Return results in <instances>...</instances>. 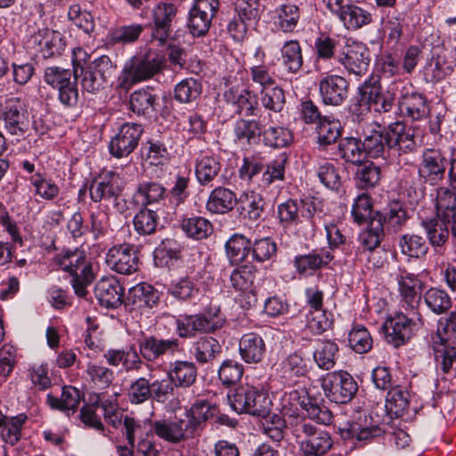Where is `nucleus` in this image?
Segmentation results:
<instances>
[{
    "instance_id": "obj_17",
    "label": "nucleus",
    "mask_w": 456,
    "mask_h": 456,
    "mask_svg": "<svg viewBox=\"0 0 456 456\" xmlns=\"http://www.w3.org/2000/svg\"><path fill=\"white\" fill-rule=\"evenodd\" d=\"M338 61L348 72L362 76L368 70L370 52L365 45L353 43L344 46Z\"/></svg>"
},
{
    "instance_id": "obj_59",
    "label": "nucleus",
    "mask_w": 456,
    "mask_h": 456,
    "mask_svg": "<svg viewBox=\"0 0 456 456\" xmlns=\"http://www.w3.org/2000/svg\"><path fill=\"white\" fill-rule=\"evenodd\" d=\"M167 292L176 300L186 302L196 298L200 294V289L189 277H184L172 282Z\"/></svg>"
},
{
    "instance_id": "obj_21",
    "label": "nucleus",
    "mask_w": 456,
    "mask_h": 456,
    "mask_svg": "<svg viewBox=\"0 0 456 456\" xmlns=\"http://www.w3.org/2000/svg\"><path fill=\"white\" fill-rule=\"evenodd\" d=\"M384 237V227L381 218H372L370 222L369 228L361 234V245L362 250L360 254H369L367 258L369 262H372L374 267L383 265L384 260L382 257L376 258V254L379 251H375L380 245L381 240Z\"/></svg>"
},
{
    "instance_id": "obj_12",
    "label": "nucleus",
    "mask_w": 456,
    "mask_h": 456,
    "mask_svg": "<svg viewBox=\"0 0 456 456\" xmlns=\"http://www.w3.org/2000/svg\"><path fill=\"white\" fill-rule=\"evenodd\" d=\"M122 190L119 175L113 172H108L94 178L89 187L90 198L94 202L113 200L120 212L124 210L125 207V203L120 206L119 202Z\"/></svg>"
},
{
    "instance_id": "obj_22",
    "label": "nucleus",
    "mask_w": 456,
    "mask_h": 456,
    "mask_svg": "<svg viewBox=\"0 0 456 456\" xmlns=\"http://www.w3.org/2000/svg\"><path fill=\"white\" fill-rule=\"evenodd\" d=\"M151 431L160 439L179 444L185 441L189 434H192L184 419H158L151 422Z\"/></svg>"
},
{
    "instance_id": "obj_26",
    "label": "nucleus",
    "mask_w": 456,
    "mask_h": 456,
    "mask_svg": "<svg viewBox=\"0 0 456 456\" xmlns=\"http://www.w3.org/2000/svg\"><path fill=\"white\" fill-rule=\"evenodd\" d=\"M332 259L333 255L329 250L322 248L314 249L308 254L297 256L293 263L299 274L308 276L327 266Z\"/></svg>"
},
{
    "instance_id": "obj_45",
    "label": "nucleus",
    "mask_w": 456,
    "mask_h": 456,
    "mask_svg": "<svg viewBox=\"0 0 456 456\" xmlns=\"http://www.w3.org/2000/svg\"><path fill=\"white\" fill-rule=\"evenodd\" d=\"M144 28L143 25L137 23L118 26L109 31L107 41L112 45L133 44L137 41Z\"/></svg>"
},
{
    "instance_id": "obj_13",
    "label": "nucleus",
    "mask_w": 456,
    "mask_h": 456,
    "mask_svg": "<svg viewBox=\"0 0 456 456\" xmlns=\"http://www.w3.org/2000/svg\"><path fill=\"white\" fill-rule=\"evenodd\" d=\"M448 159L444 152L438 149H426L418 167V174L423 183L436 185L445 176Z\"/></svg>"
},
{
    "instance_id": "obj_64",
    "label": "nucleus",
    "mask_w": 456,
    "mask_h": 456,
    "mask_svg": "<svg viewBox=\"0 0 456 456\" xmlns=\"http://www.w3.org/2000/svg\"><path fill=\"white\" fill-rule=\"evenodd\" d=\"M261 103L262 105L272 111L281 112L286 103V97L283 89L277 86L266 87L265 90H260Z\"/></svg>"
},
{
    "instance_id": "obj_31",
    "label": "nucleus",
    "mask_w": 456,
    "mask_h": 456,
    "mask_svg": "<svg viewBox=\"0 0 456 456\" xmlns=\"http://www.w3.org/2000/svg\"><path fill=\"white\" fill-rule=\"evenodd\" d=\"M240 215L249 221H258L262 218L265 209L264 197L255 191L242 193L237 200Z\"/></svg>"
},
{
    "instance_id": "obj_39",
    "label": "nucleus",
    "mask_w": 456,
    "mask_h": 456,
    "mask_svg": "<svg viewBox=\"0 0 456 456\" xmlns=\"http://www.w3.org/2000/svg\"><path fill=\"white\" fill-rule=\"evenodd\" d=\"M158 96L152 90L140 89L130 94V110L139 116H151L156 110Z\"/></svg>"
},
{
    "instance_id": "obj_61",
    "label": "nucleus",
    "mask_w": 456,
    "mask_h": 456,
    "mask_svg": "<svg viewBox=\"0 0 456 456\" xmlns=\"http://www.w3.org/2000/svg\"><path fill=\"white\" fill-rule=\"evenodd\" d=\"M316 174L320 182L330 190L338 191L342 185L339 168L331 162H320L316 167Z\"/></svg>"
},
{
    "instance_id": "obj_5",
    "label": "nucleus",
    "mask_w": 456,
    "mask_h": 456,
    "mask_svg": "<svg viewBox=\"0 0 456 456\" xmlns=\"http://www.w3.org/2000/svg\"><path fill=\"white\" fill-rule=\"evenodd\" d=\"M291 432L305 456H322L332 447L333 441L329 432L305 419L291 423Z\"/></svg>"
},
{
    "instance_id": "obj_3",
    "label": "nucleus",
    "mask_w": 456,
    "mask_h": 456,
    "mask_svg": "<svg viewBox=\"0 0 456 456\" xmlns=\"http://www.w3.org/2000/svg\"><path fill=\"white\" fill-rule=\"evenodd\" d=\"M53 264L72 276L70 282L78 297H82L87 294L86 287L93 282L94 276L84 251L64 250L54 256Z\"/></svg>"
},
{
    "instance_id": "obj_48",
    "label": "nucleus",
    "mask_w": 456,
    "mask_h": 456,
    "mask_svg": "<svg viewBox=\"0 0 456 456\" xmlns=\"http://www.w3.org/2000/svg\"><path fill=\"white\" fill-rule=\"evenodd\" d=\"M300 18L299 7L292 4H283L275 10L274 24L282 32H293Z\"/></svg>"
},
{
    "instance_id": "obj_51",
    "label": "nucleus",
    "mask_w": 456,
    "mask_h": 456,
    "mask_svg": "<svg viewBox=\"0 0 456 456\" xmlns=\"http://www.w3.org/2000/svg\"><path fill=\"white\" fill-rule=\"evenodd\" d=\"M281 59L289 72L297 73L303 65L302 49L298 41H287L281 49Z\"/></svg>"
},
{
    "instance_id": "obj_7",
    "label": "nucleus",
    "mask_w": 456,
    "mask_h": 456,
    "mask_svg": "<svg viewBox=\"0 0 456 456\" xmlns=\"http://www.w3.org/2000/svg\"><path fill=\"white\" fill-rule=\"evenodd\" d=\"M0 120L11 135L21 137L30 131L31 119L27 104L19 97L7 99L0 107Z\"/></svg>"
},
{
    "instance_id": "obj_49",
    "label": "nucleus",
    "mask_w": 456,
    "mask_h": 456,
    "mask_svg": "<svg viewBox=\"0 0 456 456\" xmlns=\"http://www.w3.org/2000/svg\"><path fill=\"white\" fill-rule=\"evenodd\" d=\"M217 411L215 404L206 400H197L187 411L188 420L186 421L191 433L198 428L201 423L212 418Z\"/></svg>"
},
{
    "instance_id": "obj_56",
    "label": "nucleus",
    "mask_w": 456,
    "mask_h": 456,
    "mask_svg": "<svg viewBox=\"0 0 456 456\" xmlns=\"http://www.w3.org/2000/svg\"><path fill=\"white\" fill-rule=\"evenodd\" d=\"M135 195L142 199V205H150L164 200L167 192L163 184L151 181L139 183Z\"/></svg>"
},
{
    "instance_id": "obj_32",
    "label": "nucleus",
    "mask_w": 456,
    "mask_h": 456,
    "mask_svg": "<svg viewBox=\"0 0 456 456\" xmlns=\"http://www.w3.org/2000/svg\"><path fill=\"white\" fill-rule=\"evenodd\" d=\"M222 346L217 339L210 336L199 338L191 344L190 354L200 364L211 362L220 354Z\"/></svg>"
},
{
    "instance_id": "obj_41",
    "label": "nucleus",
    "mask_w": 456,
    "mask_h": 456,
    "mask_svg": "<svg viewBox=\"0 0 456 456\" xmlns=\"http://www.w3.org/2000/svg\"><path fill=\"white\" fill-rule=\"evenodd\" d=\"M338 351V346L335 341L319 340L314 351V360L320 369L330 370L336 364Z\"/></svg>"
},
{
    "instance_id": "obj_43",
    "label": "nucleus",
    "mask_w": 456,
    "mask_h": 456,
    "mask_svg": "<svg viewBox=\"0 0 456 456\" xmlns=\"http://www.w3.org/2000/svg\"><path fill=\"white\" fill-rule=\"evenodd\" d=\"M251 250V241L244 235L235 233L225 243V252L228 259L233 265L246 260Z\"/></svg>"
},
{
    "instance_id": "obj_55",
    "label": "nucleus",
    "mask_w": 456,
    "mask_h": 456,
    "mask_svg": "<svg viewBox=\"0 0 456 456\" xmlns=\"http://www.w3.org/2000/svg\"><path fill=\"white\" fill-rule=\"evenodd\" d=\"M190 171L187 170L179 171L175 175L173 185L167 193L171 204L175 207L183 204L190 196Z\"/></svg>"
},
{
    "instance_id": "obj_11",
    "label": "nucleus",
    "mask_w": 456,
    "mask_h": 456,
    "mask_svg": "<svg viewBox=\"0 0 456 456\" xmlns=\"http://www.w3.org/2000/svg\"><path fill=\"white\" fill-rule=\"evenodd\" d=\"M163 66L162 57L156 53L132 57L125 65L123 73L126 80L132 83L151 78L158 74Z\"/></svg>"
},
{
    "instance_id": "obj_29",
    "label": "nucleus",
    "mask_w": 456,
    "mask_h": 456,
    "mask_svg": "<svg viewBox=\"0 0 456 456\" xmlns=\"http://www.w3.org/2000/svg\"><path fill=\"white\" fill-rule=\"evenodd\" d=\"M418 280L413 274L402 276L398 281L402 307L408 314H420L419 305L421 296L417 290Z\"/></svg>"
},
{
    "instance_id": "obj_35",
    "label": "nucleus",
    "mask_w": 456,
    "mask_h": 456,
    "mask_svg": "<svg viewBox=\"0 0 456 456\" xmlns=\"http://www.w3.org/2000/svg\"><path fill=\"white\" fill-rule=\"evenodd\" d=\"M264 134V125L259 119L240 118L234 126L235 140L239 143L252 145L260 142Z\"/></svg>"
},
{
    "instance_id": "obj_37",
    "label": "nucleus",
    "mask_w": 456,
    "mask_h": 456,
    "mask_svg": "<svg viewBox=\"0 0 456 456\" xmlns=\"http://www.w3.org/2000/svg\"><path fill=\"white\" fill-rule=\"evenodd\" d=\"M436 216L440 222L448 224L456 218V194L448 187H439L436 198Z\"/></svg>"
},
{
    "instance_id": "obj_8",
    "label": "nucleus",
    "mask_w": 456,
    "mask_h": 456,
    "mask_svg": "<svg viewBox=\"0 0 456 456\" xmlns=\"http://www.w3.org/2000/svg\"><path fill=\"white\" fill-rule=\"evenodd\" d=\"M325 396L336 403H347L358 391V385L346 371H333L322 379Z\"/></svg>"
},
{
    "instance_id": "obj_50",
    "label": "nucleus",
    "mask_w": 456,
    "mask_h": 456,
    "mask_svg": "<svg viewBox=\"0 0 456 456\" xmlns=\"http://www.w3.org/2000/svg\"><path fill=\"white\" fill-rule=\"evenodd\" d=\"M338 18L348 29L360 28L371 21V14L368 11L353 4H346Z\"/></svg>"
},
{
    "instance_id": "obj_54",
    "label": "nucleus",
    "mask_w": 456,
    "mask_h": 456,
    "mask_svg": "<svg viewBox=\"0 0 456 456\" xmlns=\"http://www.w3.org/2000/svg\"><path fill=\"white\" fill-rule=\"evenodd\" d=\"M398 246L402 254L409 257L419 258L424 256L428 251L426 240L415 234H404L401 236Z\"/></svg>"
},
{
    "instance_id": "obj_6",
    "label": "nucleus",
    "mask_w": 456,
    "mask_h": 456,
    "mask_svg": "<svg viewBox=\"0 0 456 456\" xmlns=\"http://www.w3.org/2000/svg\"><path fill=\"white\" fill-rule=\"evenodd\" d=\"M424 325L421 314L411 315L402 312L389 317L383 324V330L387 343L395 347L406 344L415 330Z\"/></svg>"
},
{
    "instance_id": "obj_58",
    "label": "nucleus",
    "mask_w": 456,
    "mask_h": 456,
    "mask_svg": "<svg viewBox=\"0 0 456 456\" xmlns=\"http://www.w3.org/2000/svg\"><path fill=\"white\" fill-rule=\"evenodd\" d=\"M377 218H381L382 223H387L394 232H398L409 218L406 208L399 201L389 203L387 211Z\"/></svg>"
},
{
    "instance_id": "obj_62",
    "label": "nucleus",
    "mask_w": 456,
    "mask_h": 456,
    "mask_svg": "<svg viewBox=\"0 0 456 456\" xmlns=\"http://www.w3.org/2000/svg\"><path fill=\"white\" fill-rule=\"evenodd\" d=\"M202 93L201 83L194 78H185L175 87V99L181 103H189L196 100Z\"/></svg>"
},
{
    "instance_id": "obj_60",
    "label": "nucleus",
    "mask_w": 456,
    "mask_h": 456,
    "mask_svg": "<svg viewBox=\"0 0 456 456\" xmlns=\"http://www.w3.org/2000/svg\"><path fill=\"white\" fill-rule=\"evenodd\" d=\"M26 420L27 416L25 414H19L12 418L5 416L3 425L0 427L2 428V439L11 445L16 444L20 439L21 428Z\"/></svg>"
},
{
    "instance_id": "obj_10",
    "label": "nucleus",
    "mask_w": 456,
    "mask_h": 456,
    "mask_svg": "<svg viewBox=\"0 0 456 456\" xmlns=\"http://www.w3.org/2000/svg\"><path fill=\"white\" fill-rule=\"evenodd\" d=\"M224 322L209 313L183 314L175 320L176 333L182 338H191L197 334L215 332Z\"/></svg>"
},
{
    "instance_id": "obj_18",
    "label": "nucleus",
    "mask_w": 456,
    "mask_h": 456,
    "mask_svg": "<svg viewBox=\"0 0 456 456\" xmlns=\"http://www.w3.org/2000/svg\"><path fill=\"white\" fill-rule=\"evenodd\" d=\"M177 8L174 4L159 3L152 10L153 28L151 36L164 45L170 37L172 21L175 18Z\"/></svg>"
},
{
    "instance_id": "obj_34",
    "label": "nucleus",
    "mask_w": 456,
    "mask_h": 456,
    "mask_svg": "<svg viewBox=\"0 0 456 456\" xmlns=\"http://www.w3.org/2000/svg\"><path fill=\"white\" fill-rule=\"evenodd\" d=\"M198 375L194 362L189 361H175L169 366L167 377L175 387L187 388L192 386Z\"/></svg>"
},
{
    "instance_id": "obj_4",
    "label": "nucleus",
    "mask_w": 456,
    "mask_h": 456,
    "mask_svg": "<svg viewBox=\"0 0 456 456\" xmlns=\"http://www.w3.org/2000/svg\"><path fill=\"white\" fill-rule=\"evenodd\" d=\"M232 408L238 413L265 418L271 411L272 402L263 387L245 385L228 395Z\"/></svg>"
},
{
    "instance_id": "obj_28",
    "label": "nucleus",
    "mask_w": 456,
    "mask_h": 456,
    "mask_svg": "<svg viewBox=\"0 0 456 456\" xmlns=\"http://www.w3.org/2000/svg\"><path fill=\"white\" fill-rule=\"evenodd\" d=\"M289 399L297 402L311 419L324 425H329L332 421L331 412L325 407L322 408L317 400L310 396L305 390H293L289 393Z\"/></svg>"
},
{
    "instance_id": "obj_44",
    "label": "nucleus",
    "mask_w": 456,
    "mask_h": 456,
    "mask_svg": "<svg viewBox=\"0 0 456 456\" xmlns=\"http://www.w3.org/2000/svg\"><path fill=\"white\" fill-rule=\"evenodd\" d=\"M317 142L321 146L335 143L342 135V126L338 119L330 116L322 118V120L315 126Z\"/></svg>"
},
{
    "instance_id": "obj_46",
    "label": "nucleus",
    "mask_w": 456,
    "mask_h": 456,
    "mask_svg": "<svg viewBox=\"0 0 456 456\" xmlns=\"http://www.w3.org/2000/svg\"><path fill=\"white\" fill-rule=\"evenodd\" d=\"M180 227L187 237L196 240L207 239L213 232L212 224L202 216L183 218Z\"/></svg>"
},
{
    "instance_id": "obj_47",
    "label": "nucleus",
    "mask_w": 456,
    "mask_h": 456,
    "mask_svg": "<svg viewBox=\"0 0 456 456\" xmlns=\"http://www.w3.org/2000/svg\"><path fill=\"white\" fill-rule=\"evenodd\" d=\"M410 403L409 392L401 386H395L389 389L386 396V409L395 417H402L408 410Z\"/></svg>"
},
{
    "instance_id": "obj_52",
    "label": "nucleus",
    "mask_w": 456,
    "mask_h": 456,
    "mask_svg": "<svg viewBox=\"0 0 456 456\" xmlns=\"http://www.w3.org/2000/svg\"><path fill=\"white\" fill-rule=\"evenodd\" d=\"M449 224H444L438 218H429L421 221V226L426 232L429 243L433 247H442L450 235Z\"/></svg>"
},
{
    "instance_id": "obj_33",
    "label": "nucleus",
    "mask_w": 456,
    "mask_h": 456,
    "mask_svg": "<svg viewBox=\"0 0 456 456\" xmlns=\"http://www.w3.org/2000/svg\"><path fill=\"white\" fill-rule=\"evenodd\" d=\"M237 200L238 199L233 191L218 186L210 192L206 208L213 214H225L233 209Z\"/></svg>"
},
{
    "instance_id": "obj_23",
    "label": "nucleus",
    "mask_w": 456,
    "mask_h": 456,
    "mask_svg": "<svg viewBox=\"0 0 456 456\" xmlns=\"http://www.w3.org/2000/svg\"><path fill=\"white\" fill-rule=\"evenodd\" d=\"M383 89L379 78L370 77L358 88L355 102L351 106V111L358 117L363 116L373 108Z\"/></svg>"
},
{
    "instance_id": "obj_30",
    "label": "nucleus",
    "mask_w": 456,
    "mask_h": 456,
    "mask_svg": "<svg viewBox=\"0 0 456 456\" xmlns=\"http://www.w3.org/2000/svg\"><path fill=\"white\" fill-rule=\"evenodd\" d=\"M265 341L257 333L244 334L240 339V354L248 363L260 362L265 356Z\"/></svg>"
},
{
    "instance_id": "obj_19",
    "label": "nucleus",
    "mask_w": 456,
    "mask_h": 456,
    "mask_svg": "<svg viewBox=\"0 0 456 456\" xmlns=\"http://www.w3.org/2000/svg\"><path fill=\"white\" fill-rule=\"evenodd\" d=\"M142 357L147 362H155L165 354H174L180 351L177 338L161 339L154 336H146L137 340Z\"/></svg>"
},
{
    "instance_id": "obj_38",
    "label": "nucleus",
    "mask_w": 456,
    "mask_h": 456,
    "mask_svg": "<svg viewBox=\"0 0 456 456\" xmlns=\"http://www.w3.org/2000/svg\"><path fill=\"white\" fill-rule=\"evenodd\" d=\"M422 297L428 309L436 315L447 314L452 306V299L448 292L437 287L428 289Z\"/></svg>"
},
{
    "instance_id": "obj_42",
    "label": "nucleus",
    "mask_w": 456,
    "mask_h": 456,
    "mask_svg": "<svg viewBox=\"0 0 456 456\" xmlns=\"http://www.w3.org/2000/svg\"><path fill=\"white\" fill-rule=\"evenodd\" d=\"M81 400L80 391L71 386H64L61 398L48 394L46 397L47 403L52 409L60 410L61 411H71L75 412Z\"/></svg>"
},
{
    "instance_id": "obj_63",
    "label": "nucleus",
    "mask_w": 456,
    "mask_h": 456,
    "mask_svg": "<svg viewBox=\"0 0 456 456\" xmlns=\"http://www.w3.org/2000/svg\"><path fill=\"white\" fill-rule=\"evenodd\" d=\"M263 140L270 147L283 148L292 142L293 134L284 126H270L268 129L264 128Z\"/></svg>"
},
{
    "instance_id": "obj_24",
    "label": "nucleus",
    "mask_w": 456,
    "mask_h": 456,
    "mask_svg": "<svg viewBox=\"0 0 456 456\" xmlns=\"http://www.w3.org/2000/svg\"><path fill=\"white\" fill-rule=\"evenodd\" d=\"M398 106L402 116L411 121L422 120L429 113L426 96L415 91L403 93L399 99Z\"/></svg>"
},
{
    "instance_id": "obj_36",
    "label": "nucleus",
    "mask_w": 456,
    "mask_h": 456,
    "mask_svg": "<svg viewBox=\"0 0 456 456\" xmlns=\"http://www.w3.org/2000/svg\"><path fill=\"white\" fill-rule=\"evenodd\" d=\"M128 301L134 308H153L159 302V293L148 283H140L131 288L127 296Z\"/></svg>"
},
{
    "instance_id": "obj_53",
    "label": "nucleus",
    "mask_w": 456,
    "mask_h": 456,
    "mask_svg": "<svg viewBox=\"0 0 456 456\" xmlns=\"http://www.w3.org/2000/svg\"><path fill=\"white\" fill-rule=\"evenodd\" d=\"M338 150L340 158L352 164H360L366 155L362 141L354 137L341 138Z\"/></svg>"
},
{
    "instance_id": "obj_14",
    "label": "nucleus",
    "mask_w": 456,
    "mask_h": 456,
    "mask_svg": "<svg viewBox=\"0 0 456 456\" xmlns=\"http://www.w3.org/2000/svg\"><path fill=\"white\" fill-rule=\"evenodd\" d=\"M107 265L120 274L129 275L139 267V251L133 244H118L111 247L106 256Z\"/></svg>"
},
{
    "instance_id": "obj_16",
    "label": "nucleus",
    "mask_w": 456,
    "mask_h": 456,
    "mask_svg": "<svg viewBox=\"0 0 456 456\" xmlns=\"http://www.w3.org/2000/svg\"><path fill=\"white\" fill-rule=\"evenodd\" d=\"M254 281L255 273L252 267L248 265L234 269L230 275L232 287L240 293L241 305L248 309L254 306L257 301Z\"/></svg>"
},
{
    "instance_id": "obj_15",
    "label": "nucleus",
    "mask_w": 456,
    "mask_h": 456,
    "mask_svg": "<svg viewBox=\"0 0 456 456\" xmlns=\"http://www.w3.org/2000/svg\"><path fill=\"white\" fill-rule=\"evenodd\" d=\"M142 133L143 128L140 124H123L110 142V154L118 159L127 157L138 146Z\"/></svg>"
},
{
    "instance_id": "obj_40",
    "label": "nucleus",
    "mask_w": 456,
    "mask_h": 456,
    "mask_svg": "<svg viewBox=\"0 0 456 456\" xmlns=\"http://www.w3.org/2000/svg\"><path fill=\"white\" fill-rule=\"evenodd\" d=\"M380 177V167L373 162L367 161L358 164L354 179L357 188L369 190L379 184Z\"/></svg>"
},
{
    "instance_id": "obj_20",
    "label": "nucleus",
    "mask_w": 456,
    "mask_h": 456,
    "mask_svg": "<svg viewBox=\"0 0 456 456\" xmlns=\"http://www.w3.org/2000/svg\"><path fill=\"white\" fill-rule=\"evenodd\" d=\"M349 83L341 76L328 75L319 83L322 101L325 105L339 106L348 95Z\"/></svg>"
},
{
    "instance_id": "obj_57",
    "label": "nucleus",
    "mask_w": 456,
    "mask_h": 456,
    "mask_svg": "<svg viewBox=\"0 0 456 456\" xmlns=\"http://www.w3.org/2000/svg\"><path fill=\"white\" fill-rule=\"evenodd\" d=\"M221 166L215 157L204 155L196 163V176L201 185L209 183L218 175Z\"/></svg>"
},
{
    "instance_id": "obj_9",
    "label": "nucleus",
    "mask_w": 456,
    "mask_h": 456,
    "mask_svg": "<svg viewBox=\"0 0 456 456\" xmlns=\"http://www.w3.org/2000/svg\"><path fill=\"white\" fill-rule=\"evenodd\" d=\"M219 9V0H194L187 17L189 32L196 37L206 36Z\"/></svg>"
},
{
    "instance_id": "obj_25",
    "label": "nucleus",
    "mask_w": 456,
    "mask_h": 456,
    "mask_svg": "<svg viewBox=\"0 0 456 456\" xmlns=\"http://www.w3.org/2000/svg\"><path fill=\"white\" fill-rule=\"evenodd\" d=\"M95 297L101 305L117 308L123 303L124 289L114 277L101 279L94 288Z\"/></svg>"
},
{
    "instance_id": "obj_27",
    "label": "nucleus",
    "mask_w": 456,
    "mask_h": 456,
    "mask_svg": "<svg viewBox=\"0 0 456 456\" xmlns=\"http://www.w3.org/2000/svg\"><path fill=\"white\" fill-rule=\"evenodd\" d=\"M226 102L236 107V113L245 117L256 116L258 110L257 96L248 89L231 87L224 94Z\"/></svg>"
},
{
    "instance_id": "obj_2",
    "label": "nucleus",
    "mask_w": 456,
    "mask_h": 456,
    "mask_svg": "<svg viewBox=\"0 0 456 456\" xmlns=\"http://www.w3.org/2000/svg\"><path fill=\"white\" fill-rule=\"evenodd\" d=\"M73 75L76 77H81V86L88 93L95 94L105 88L116 73L117 66L108 55H102L88 61L86 52L82 48L73 51Z\"/></svg>"
},
{
    "instance_id": "obj_1",
    "label": "nucleus",
    "mask_w": 456,
    "mask_h": 456,
    "mask_svg": "<svg viewBox=\"0 0 456 456\" xmlns=\"http://www.w3.org/2000/svg\"><path fill=\"white\" fill-rule=\"evenodd\" d=\"M362 143L365 154L370 158L384 156L386 149L401 155L413 152L417 147L414 131L401 121L386 127L374 123L363 132Z\"/></svg>"
}]
</instances>
